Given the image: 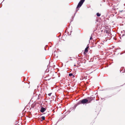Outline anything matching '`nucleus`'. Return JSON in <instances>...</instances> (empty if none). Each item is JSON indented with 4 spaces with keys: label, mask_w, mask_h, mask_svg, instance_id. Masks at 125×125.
Instances as JSON below:
<instances>
[{
    "label": "nucleus",
    "mask_w": 125,
    "mask_h": 125,
    "mask_svg": "<svg viewBox=\"0 0 125 125\" xmlns=\"http://www.w3.org/2000/svg\"><path fill=\"white\" fill-rule=\"evenodd\" d=\"M96 15L97 17H99L101 16V14L99 12H97L96 13Z\"/></svg>",
    "instance_id": "nucleus-8"
},
{
    "label": "nucleus",
    "mask_w": 125,
    "mask_h": 125,
    "mask_svg": "<svg viewBox=\"0 0 125 125\" xmlns=\"http://www.w3.org/2000/svg\"><path fill=\"white\" fill-rule=\"evenodd\" d=\"M122 54V53H120V54Z\"/></svg>",
    "instance_id": "nucleus-36"
},
{
    "label": "nucleus",
    "mask_w": 125,
    "mask_h": 125,
    "mask_svg": "<svg viewBox=\"0 0 125 125\" xmlns=\"http://www.w3.org/2000/svg\"><path fill=\"white\" fill-rule=\"evenodd\" d=\"M74 66H76V65L75 64H74Z\"/></svg>",
    "instance_id": "nucleus-27"
},
{
    "label": "nucleus",
    "mask_w": 125,
    "mask_h": 125,
    "mask_svg": "<svg viewBox=\"0 0 125 125\" xmlns=\"http://www.w3.org/2000/svg\"><path fill=\"white\" fill-rule=\"evenodd\" d=\"M85 0H80L77 6L76 9H78L80 8L83 5Z\"/></svg>",
    "instance_id": "nucleus-2"
},
{
    "label": "nucleus",
    "mask_w": 125,
    "mask_h": 125,
    "mask_svg": "<svg viewBox=\"0 0 125 125\" xmlns=\"http://www.w3.org/2000/svg\"><path fill=\"white\" fill-rule=\"evenodd\" d=\"M124 72H125V69H124Z\"/></svg>",
    "instance_id": "nucleus-23"
},
{
    "label": "nucleus",
    "mask_w": 125,
    "mask_h": 125,
    "mask_svg": "<svg viewBox=\"0 0 125 125\" xmlns=\"http://www.w3.org/2000/svg\"><path fill=\"white\" fill-rule=\"evenodd\" d=\"M106 33H107L108 32V31L107 30H106Z\"/></svg>",
    "instance_id": "nucleus-20"
},
{
    "label": "nucleus",
    "mask_w": 125,
    "mask_h": 125,
    "mask_svg": "<svg viewBox=\"0 0 125 125\" xmlns=\"http://www.w3.org/2000/svg\"><path fill=\"white\" fill-rule=\"evenodd\" d=\"M41 118L42 119V120H40L41 121H42V120H44L45 119V116H42L41 117Z\"/></svg>",
    "instance_id": "nucleus-7"
},
{
    "label": "nucleus",
    "mask_w": 125,
    "mask_h": 125,
    "mask_svg": "<svg viewBox=\"0 0 125 125\" xmlns=\"http://www.w3.org/2000/svg\"><path fill=\"white\" fill-rule=\"evenodd\" d=\"M96 100V101H98V100H97H97Z\"/></svg>",
    "instance_id": "nucleus-30"
},
{
    "label": "nucleus",
    "mask_w": 125,
    "mask_h": 125,
    "mask_svg": "<svg viewBox=\"0 0 125 125\" xmlns=\"http://www.w3.org/2000/svg\"><path fill=\"white\" fill-rule=\"evenodd\" d=\"M58 122H57L56 123V124H55L54 125H57V123Z\"/></svg>",
    "instance_id": "nucleus-24"
},
{
    "label": "nucleus",
    "mask_w": 125,
    "mask_h": 125,
    "mask_svg": "<svg viewBox=\"0 0 125 125\" xmlns=\"http://www.w3.org/2000/svg\"><path fill=\"white\" fill-rule=\"evenodd\" d=\"M112 96V95H111V96H108V97H111ZM107 98V97H105V98H101V99H102V100H103V99H104L105 98Z\"/></svg>",
    "instance_id": "nucleus-12"
},
{
    "label": "nucleus",
    "mask_w": 125,
    "mask_h": 125,
    "mask_svg": "<svg viewBox=\"0 0 125 125\" xmlns=\"http://www.w3.org/2000/svg\"><path fill=\"white\" fill-rule=\"evenodd\" d=\"M78 10H77V9L76 10L75 12V13L74 14V16H75V15L76 13L78 11Z\"/></svg>",
    "instance_id": "nucleus-14"
},
{
    "label": "nucleus",
    "mask_w": 125,
    "mask_h": 125,
    "mask_svg": "<svg viewBox=\"0 0 125 125\" xmlns=\"http://www.w3.org/2000/svg\"><path fill=\"white\" fill-rule=\"evenodd\" d=\"M105 0H103V1L104 2H105Z\"/></svg>",
    "instance_id": "nucleus-21"
},
{
    "label": "nucleus",
    "mask_w": 125,
    "mask_h": 125,
    "mask_svg": "<svg viewBox=\"0 0 125 125\" xmlns=\"http://www.w3.org/2000/svg\"><path fill=\"white\" fill-rule=\"evenodd\" d=\"M46 109L43 107V106H41V109L40 110V112L42 113L44 112L46 110Z\"/></svg>",
    "instance_id": "nucleus-4"
},
{
    "label": "nucleus",
    "mask_w": 125,
    "mask_h": 125,
    "mask_svg": "<svg viewBox=\"0 0 125 125\" xmlns=\"http://www.w3.org/2000/svg\"><path fill=\"white\" fill-rule=\"evenodd\" d=\"M52 94V93H49L48 94V95L49 96H50Z\"/></svg>",
    "instance_id": "nucleus-16"
},
{
    "label": "nucleus",
    "mask_w": 125,
    "mask_h": 125,
    "mask_svg": "<svg viewBox=\"0 0 125 125\" xmlns=\"http://www.w3.org/2000/svg\"><path fill=\"white\" fill-rule=\"evenodd\" d=\"M89 45L88 44L87 45L86 47L85 48L84 51L83 52V53L84 54H85L88 52V49L89 48Z\"/></svg>",
    "instance_id": "nucleus-3"
},
{
    "label": "nucleus",
    "mask_w": 125,
    "mask_h": 125,
    "mask_svg": "<svg viewBox=\"0 0 125 125\" xmlns=\"http://www.w3.org/2000/svg\"><path fill=\"white\" fill-rule=\"evenodd\" d=\"M40 95H41V94H39L38 95V99H39L40 98Z\"/></svg>",
    "instance_id": "nucleus-11"
},
{
    "label": "nucleus",
    "mask_w": 125,
    "mask_h": 125,
    "mask_svg": "<svg viewBox=\"0 0 125 125\" xmlns=\"http://www.w3.org/2000/svg\"><path fill=\"white\" fill-rule=\"evenodd\" d=\"M95 98L94 96L92 95L90 97H88L86 98L82 99L79 101V104H87L90 103L93 100H94Z\"/></svg>",
    "instance_id": "nucleus-1"
},
{
    "label": "nucleus",
    "mask_w": 125,
    "mask_h": 125,
    "mask_svg": "<svg viewBox=\"0 0 125 125\" xmlns=\"http://www.w3.org/2000/svg\"><path fill=\"white\" fill-rule=\"evenodd\" d=\"M77 67H79V66H77Z\"/></svg>",
    "instance_id": "nucleus-34"
},
{
    "label": "nucleus",
    "mask_w": 125,
    "mask_h": 125,
    "mask_svg": "<svg viewBox=\"0 0 125 125\" xmlns=\"http://www.w3.org/2000/svg\"><path fill=\"white\" fill-rule=\"evenodd\" d=\"M113 89V88H108L106 89L107 90H111Z\"/></svg>",
    "instance_id": "nucleus-9"
},
{
    "label": "nucleus",
    "mask_w": 125,
    "mask_h": 125,
    "mask_svg": "<svg viewBox=\"0 0 125 125\" xmlns=\"http://www.w3.org/2000/svg\"><path fill=\"white\" fill-rule=\"evenodd\" d=\"M69 75L70 76H72L73 78H74L75 77L74 75H73V74L72 73H69Z\"/></svg>",
    "instance_id": "nucleus-6"
},
{
    "label": "nucleus",
    "mask_w": 125,
    "mask_h": 125,
    "mask_svg": "<svg viewBox=\"0 0 125 125\" xmlns=\"http://www.w3.org/2000/svg\"><path fill=\"white\" fill-rule=\"evenodd\" d=\"M79 102L76 104H75L74 106V107H73V109H74V110L75 109L76 107L78 105H79L80 104H79Z\"/></svg>",
    "instance_id": "nucleus-5"
},
{
    "label": "nucleus",
    "mask_w": 125,
    "mask_h": 125,
    "mask_svg": "<svg viewBox=\"0 0 125 125\" xmlns=\"http://www.w3.org/2000/svg\"><path fill=\"white\" fill-rule=\"evenodd\" d=\"M93 39V38H92V36H91V37H90V40H92V39Z\"/></svg>",
    "instance_id": "nucleus-19"
},
{
    "label": "nucleus",
    "mask_w": 125,
    "mask_h": 125,
    "mask_svg": "<svg viewBox=\"0 0 125 125\" xmlns=\"http://www.w3.org/2000/svg\"><path fill=\"white\" fill-rule=\"evenodd\" d=\"M103 31V30H101V32H102Z\"/></svg>",
    "instance_id": "nucleus-31"
},
{
    "label": "nucleus",
    "mask_w": 125,
    "mask_h": 125,
    "mask_svg": "<svg viewBox=\"0 0 125 125\" xmlns=\"http://www.w3.org/2000/svg\"><path fill=\"white\" fill-rule=\"evenodd\" d=\"M124 34H123V35H122V37H123V36H124Z\"/></svg>",
    "instance_id": "nucleus-22"
},
{
    "label": "nucleus",
    "mask_w": 125,
    "mask_h": 125,
    "mask_svg": "<svg viewBox=\"0 0 125 125\" xmlns=\"http://www.w3.org/2000/svg\"><path fill=\"white\" fill-rule=\"evenodd\" d=\"M64 117H63L62 118H60L59 119V121H61Z\"/></svg>",
    "instance_id": "nucleus-17"
},
{
    "label": "nucleus",
    "mask_w": 125,
    "mask_h": 125,
    "mask_svg": "<svg viewBox=\"0 0 125 125\" xmlns=\"http://www.w3.org/2000/svg\"><path fill=\"white\" fill-rule=\"evenodd\" d=\"M66 30L65 31V33H66Z\"/></svg>",
    "instance_id": "nucleus-28"
},
{
    "label": "nucleus",
    "mask_w": 125,
    "mask_h": 125,
    "mask_svg": "<svg viewBox=\"0 0 125 125\" xmlns=\"http://www.w3.org/2000/svg\"><path fill=\"white\" fill-rule=\"evenodd\" d=\"M70 60H72V59H70Z\"/></svg>",
    "instance_id": "nucleus-33"
},
{
    "label": "nucleus",
    "mask_w": 125,
    "mask_h": 125,
    "mask_svg": "<svg viewBox=\"0 0 125 125\" xmlns=\"http://www.w3.org/2000/svg\"><path fill=\"white\" fill-rule=\"evenodd\" d=\"M97 42L95 40V42H94V43H95V45H96V44H97Z\"/></svg>",
    "instance_id": "nucleus-18"
},
{
    "label": "nucleus",
    "mask_w": 125,
    "mask_h": 125,
    "mask_svg": "<svg viewBox=\"0 0 125 125\" xmlns=\"http://www.w3.org/2000/svg\"><path fill=\"white\" fill-rule=\"evenodd\" d=\"M29 117V118H30V117Z\"/></svg>",
    "instance_id": "nucleus-37"
},
{
    "label": "nucleus",
    "mask_w": 125,
    "mask_h": 125,
    "mask_svg": "<svg viewBox=\"0 0 125 125\" xmlns=\"http://www.w3.org/2000/svg\"><path fill=\"white\" fill-rule=\"evenodd\" d=\"M68 33H69V32H68Z\"/></svg>",
    "instance_id": "nucleus-35"
},
{
    "label": "nucleus",
    "mask_w": 125,
    "mask_h": 125,
    "mask_svg": "<svg viewBox=\"0 0 125 125\" xmlns=\"http://www.w3.org/2000/svg\"><path fill=\"white\" fill-rule=\"evenodd\" d=\"M100 40V39H99L98 38V39H96V40H95V41H97V42H98Z\"/></svg>",
    "instance_id": "nucleus-13"
},
{
    "label": "nucleus",
    "mask_w": 125,
    "mask_h": 125,
    "mask_svg": "<svg viewBox=\"0 0 125 125\" xmlns=\"http://www.w3.org/2000/svg\"><path fill=\"white\" fill-rule=\"evenodd\" d=\"M70 58L71 59V57H70L69 58Z\"/></svg>",
    "instance_id": "nucleus-29"
},
{
    "label": "nucleus",
    "mask_w": 125,
    "mask_h": 125,
    "mask_svg": "<svg viewBox=\"0 0 125 125\" xmlns=\"http://www.w3.org/2000/svg\"><path fill=\"white\" fill-rule=\"evenodd\" d=\"M123 11V10H122V11H121V12H122V11Z\"/></svg>",
    "instance_id": "nucleus-32"
},
{
    "label": "nucleus",
    "mask_w": 125,
    "mask_h": 125,
    "mask_svg": "<svg viewBox=\"0 0 125 125\" xmlns=\"http://www.w3.org/2000/svg\"><path fill=\"white\" fill-rule=\"evenodd\" d=\"M78 57H81V56H80V55H78Z\"/></svg>",
    "instance_id": "nucleus-26"
},
{
    "label": "nucleus",
    "mask_w": 125,
    "mask_h": 125,
    "mask_svg": "<svg viewBox=\"0 0 125 125\" xmlns=\"http://www.w3.org/2000/svg\"><path fill=\"white\" fill-rule=\"evenodd\" d=\"M44 49H45V50H46V48H45V47L44 48Z\"/></svg>",
    "instance_id": "nucleus-25"
},
{
    "label": "nucleus",
    "mask_w": 125,
    "mask_h": 125,
    "mask_svg": "<svg viewBox=\"0 0 125 125\" xmlns=\"http://www.w3.org/2000/svg\"><path fill=\"white\" fill-rule=\"evenodd\" d=\"M28 114L29 115H31V113L30 112H28Z\"/></svg>",
    "instance_id": "nucleus-15"
},
{
    "label": "nucleus",
    "mask_w": 125,
    "mask_h": 125,
    "mask_svg": "<svg viewBox=\"0 0 125 125\" xmlns=\"http://www.w3.org/2000/svg\"><path fill=\"white\" fill-rule=\"evenodd\" d=\"M74 16L72 18V19H71V22H70V23L73 20V18H74Z\"/></svg>",
    "instance_id": "nucleus-10"
}]
</instances>
